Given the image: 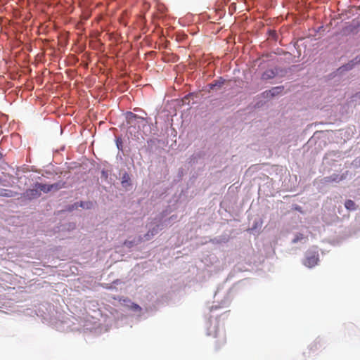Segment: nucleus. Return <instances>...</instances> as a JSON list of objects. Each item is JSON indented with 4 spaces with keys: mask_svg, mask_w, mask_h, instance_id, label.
I'll return each instance as SVG.
<instances>
[{
    "mask_svg": "<svg viewBox=\"0 0 360 360\" xmlns=\"http://www.w3.org/2000/svg\"><path fill=\"white\" fill-rule=\"evenodd\" d=\"M35 185L41 193V192L46 193L53 189L58 190L60 188L59 184H45L41 183H36Z\"/></svg>",
    "mask_w": 360,
    "mask_h": 360,
    "instance_id": "obj_1",
    "label": "nucleus"
},
{
    "mask_svg": "<svg viewBox=\"0 0 360 360\" xmlns=\"http://www.w3.org/2000/svg\"><path fill=\"white\" fill-rule=\"evenodd\" d=\"M319 262V255L317 253H311L307 256L304 264L309 268L315 266Z\"/></svg>",
    "mask_w": 360,
    "mask_h": 360,
    "instance_id": "obj_2",
    "label": "nucleus"
},
{
    "mask_svg": "<svg viewBox=\"0 0 360 360\" xmlns=\"http://www.w3.org/2000/svg\"><path fill=\"white\" fill-rule=\"evenodd\" d=\"M25 196L30 200H32L39 198L41 196V193L34 184L33 188L26 190L25 192Z\"/></svg>",
    "mask_w": 360,
    "mask_h": 360,
    "instance_id": "obj_3",
    "label": "nucleus"
},
{
    "mask_svg": "<svg viewBox=\"0 0 360 360\" xmlns=\"http://www.w3.org/2000/svg\"><path fill=\"white\" fill-rule=\"evenodd\" d=\"M283 86H276L269 91H264L263 94L266 98H272L281 94L283 91Z\"/></svg>",
    "mask_w": 360,
    "mask_h": 360,
    "instance_id": "obj_4",
    "label": "nucleus"
},
{
    "mask_svg": "<svg viewBox=\"0 0 360 360\" xmlns=\"http://www.w3.org/2000/svg\"><path fill=\"white\" fill-rule=\"evenodd\" d=\"M217 338V340L215 342V349H219L226 343V336L223 333H221L218 334Z\"/></svg>",
    "mask_w": 360,
    "mask_h": 360,
    "instance_id": "obj_5",
    "label": "nucleus"
},
{
    "mask_svg": "<svg viewBox=\"0 0 360 360\" xmlns=\"http://www.w3.org/2000/svg\"><path fill=\"white\" fill-rule=\"evenodd\" d=\"M344 179L343 176H340L338 174H333L330 176H326L323 178V183H330V182H339L342 181Z\"/></svg>",
    "mask_w": 360,
    "mask_h": 360,
    "instance_id": "obj_6",
    "label": "nucleus"
},
{
    "mask_svg": "<svg viewBox=\"0 0 360 360\" xmlns=\"http://www.w3.org/2000/svg\"><path fill=\"white\" fill-rule=\"evenodd\" d=\"M345 206L349 210H356V205L354 202L352 200H347L345 202Z\"/></svg>",
    "mask_w": 360,
    "mask_h": 360,
    "instance_id": "obj_7",
    "label": "nucleus"
},
{
    "mask_svg": "<svg viewBox=\"0 0 360 360\" xmlns=\"http://www.w3.org/2000/svg\"><path fill=\"white\" fill-rule=\"evenodd\" d=\"M351 63H352L351 65L349 63L346 66H343L341 68H343L344 70L351 69L354 64H357V63H360V56H356L354 59V62L352 60V61H351Z\"/></svg>",
    "mask_w": 360,
    "mask_h": 360,
    "instance_id": "obj_8",
    "label": "nucleus"
},
{
    "mask_svg": "<svg viewBox=\"0 0 360 360\" xmlns=\"http://www.w3.org/2000/svg\"><path fill=\"white\" fill-rule=\"evenodd\" d=\"M158 232L157 229H153L151 231H149L146 235L145 238L146 240H149L152 236H153Z\"/></svg>",
    "mask_w": 360,
    "mask_h": 360,
    "instance_id": "obj_9",
    "label": "nucleus"
},
{
    "mask_svg": "<svg viewBox=\"0 0 360 360\" xmlns=\"http://www.w3.org/2000/svg\"><path fill=\"white\" fill-rule=\"evenodd\" d=\"M127 118L129 120V122H132L133 120H136V118H138V116L134 114L133 112H129L127 113Z\"/></svg>",
    "mask_w": 360,
    "mask_h": 360,
    "instance_id": "obj_10",
    "label": "nucleus"
},
{
    "mask_svg": "<svg viewBox=\"0 0 360 360\" xmlns=\"http://www.w3.org/2000/svg\"><path fill=\"white\" fill-rule=\"evenodd\" d=\"M129 180V176L128 174L125 173L122 176V184L124 186L125 184L127 183Z\"/></svg>",
    "mask_w": 360,
    "mask_h": 360,
    "instance_id": "obj_11",
    "label": "nucleus"
},
{
    "mask_svg": "<svg viewBox=\"0 0 360 360\" xmlns=\"http://www.w3.org/2000/svg\"><path fill=\"white\" fill-rule=\"evenodd\" d=\"M224 84V81H216L214 84H212L211 88H213L214 86H221Z\"/></svg>",
    "mask_w": 360,
    "mask_h": 360,
    "instance_id": "obj_12",
    "label": "nucleus"
},
{
    "mask_svg": "<svg viewBox=\"0 0 360 360\" xmlns=\"http://www.w3.org/2000/svg\"><path fill=\"white\" fill-rule=\"evenodd\" d=\"M303 238V235L300 233L298 235L296 236V237L295 238V239L293 240V242L294 243H296L300 240H302Z\"/></svg>",
    "mask_w": 360,
    "mask_h": 360,
    "instance_id": "obj_13",
    "label": "nucleus"
},
{
    "mask_svg": "<svg viewBox=\"0 0 360 360\" xmlns=\"http://www.w3.org/2000/svg\"><path fill=\"white\" fill-rule=\"evenodd\" d=\"M117 148L120 149V148L121 143L120 144V143H118V141H117Z\"/></svg>",
    "mask_w": 360,
    "mask_h": 360,
    "instance_id": "obj_14",
    "label": "nucleus"
},
{
    "mask_svg": "<svg viewBox=\"0 0 360 360\" xmlns=\"http://www.w3.org/2000/svg\"><path fill=\"white\" fill-rule=\"evenodd\" d=\"M135 307H136V308H140V307H139V305H137V304H135Z\"/></svg>",
    "mask_w": 360,
    "mask_h": 360,
    "instance_id": "obj_15",
    "label": "nucleus"
}]
</instances>
